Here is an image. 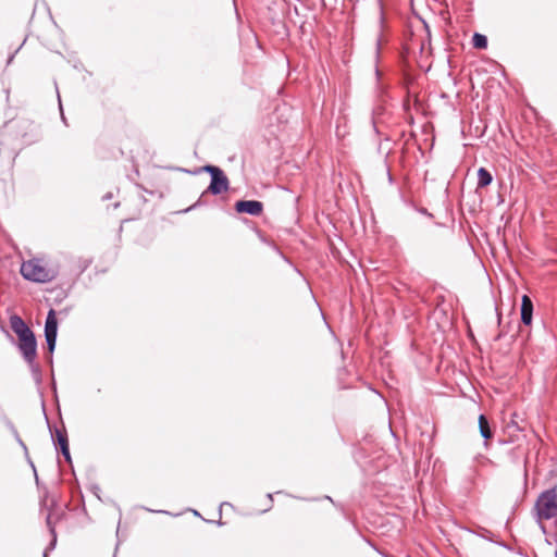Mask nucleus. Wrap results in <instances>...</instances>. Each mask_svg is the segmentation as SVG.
<instances>
[{
  "mask_svg": "<svg viewBox=\"0 0 557 557\" xmlns=\"http://www.w3.org/2000/svg\"><path fill=\"white\" fill-rule=\"evenodd\" d=\"M479 429H480V433L481 435L485 438V440H491L493 437V433H492V430L490 428V423L486 419V417L484 414H481L479 417Z\"/></svg>",
  "mask_w": 557,
  "mask_h": 557,
  "instance_id": "obj_10",
  "label": "nucleus"
},
{
  "mask_svg": "<svg viewBox=\"0 0 557 557\" xmlns=\"http://www.w3.org/2000/svg\"><path fill=\"white\" fill-rule=\"evenodd\" d=\"M18 348L28 362H33L37 355V344L34 333L18 338Z\"/></svg>",
  "mask_w": 557,
  "mask_h": 557,
  "instance_id": "obj_5",
  "label": "nucleus"
},
{
  "mask_svg": "<svg viewBox=\"0 0 557 557\" xmlns=\"http://www.w3.org/2000/svg\"><path fill=\"white\" fill-rule=\"evenodd\" d=\"M536 512L541 520L557 517V492L555 488L542 493L536 502Z\"/></svg>",
  "mask_w": 557,
  "mask_h": 557,
  "instance_id": "obj_2",
  "label": "nucleus"
},
{
  "mask_svg": "<svg viewBox=\"0 0 557 557\" xmlns=\"http://www.w3.org/2000/svg\"><path fill=\"white\" fill-rule=\"evenodd\" d=\"M203 171L211 174V184L209 186V190L214 194H221L228 189V178L223 173V171L214 165H206L203 166Z\"/></svg>",
  "mask_w": 557,
  "mask_h": 557,
  "instance_id": "obj_3",
  "label": "nucleus"
},
{
  "mask_svg": "<svg viewBox=\"0 0 557 557\" xmlns=\"http://www.w3.org/2000/svg\"><path fill=\"white\" fill-rule=\"evenodd\" d=\"M21 274L24 278L38 283L50 282L54 277L53 271L40 259L24 261L21 265Z\"/></svg>",
  "mask_w": 557,
  "mask_h": 557,
  "instance_id": "obj_1",
  "label": "nucleus"
},
{
  "mask_svg": "<svg viewBox=\"0 0 557 557\" xmlns=\"http://www.w3.org/2000/svg\"><path fill=\"white\" fill-rule=\"evenodd\" d=\"M57 330H58V319L57 312L53 309H50L46 319L45 324V336L48 344V349L50 352L54 350L55 341H57Z\"/></svg>",
  "mask_w": 557,
  "mask_h": 557,
  "instance_id": "obj_4",
  "label": "nucleus"
},
{
  "mask_svg": "<svg viewBox=\"0 0 557 557\" xmlns=\"http://www.w3.org/2000/svg\"><path fill=\"white\" fill-rule=\"evenodd\" d=\"M57 444L66 461H71L69 440L65 430H55Z\"/></svg>",
  "mask_w": 557,
  "mask_h": 557,
  "instance_id": "obj_9",
  "label": "nucleus"
},
{
  "mask_svg": "<svg viewBox=\"0 0 557 557\" xmlns=\"http://www.w3.org/2000/svg\"><path fill=\"white\" fill-rule=\"evenodd\" d=\"M235 210L238 213H248L258 216L263 211V205L257 200H239L235 203Z\"/></svg>",
  "mask_w": 557,
  "mask_h": 557,
  "instance_id": "obj_6",
  "label": "nucleus"
},
{
  "mask_svg": "<svg viewBox=\"0 0 557 557\" xmlns=\"http://www.w3.org/2000/svg\"><path fill=\"white\" fill-rule=\"evenodd\" d=\"M533 304L528 295L522 296L521 301V321L529 325L532 322Z\"/></svg>",
  "mask_w": 557,
  "mask_h": 557,
  "instance_id": "obj_8",
  "label": "nucleus"
},
{
  "mask_svg": "<svg viewBox=\"0 0 557 557\" xmlns=\"http://www.w3.org/2000/svg\"><path fill=\"white\" fill-rule=\"evenodd\" d=\"M10 325H11V329L13 330V332L17 335L18 338L33 333V331L17 315L11 317Z\"/></svg>",
  "mask_w": 557,
  "mask_h": 557,
  "instance_id": "obj_7",
  "label": "nucleus"
},
{
  "mask_svg": "<svg viewBox=\"0 0 557 557\" xmlns=\"http://www.w3.org/2000/svg\"><path fill=\"white\" fill-rule=\"evenodd\" d=\"M473 47L476 49H485L487 47V38L482 34H474L472 38Z\"/></svg>",
  "mask_w": 557,
  "mask_h": 557,
  "instance_id": "obj_12",
  "label": "nucleus"
},
{
  "mask_svg": "<svg viewBox=\"0 0 557 557\" xmlns=\"http://www.w3.org/2000/svg\"><path fill=\"white\" fill-rule=\"evenodd\" d=\"M492 175L491 173L484 169L480 168L478 171V187H486L492 183Z\"/></svg>",
  "mask_w": 557,
  "mask_h": 557,
  "instance_id": "obj_11",
  "label": "nucleus"
}]
</instances>
